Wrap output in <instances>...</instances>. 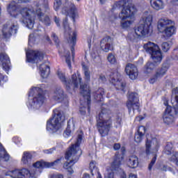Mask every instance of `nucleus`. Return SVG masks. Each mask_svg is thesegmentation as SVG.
<instances>
[{"label":"nucleus","mask_w":178,"mask_h":178,"mask_svg":"<svg viewBox=\"0 0 178 178\" xmlns=\"http://www.w3.org/2000/svg\"><path fill=\"white\" fill-rule=\"evenodd\" d=\"M6 81H8V76H3L0 73V83H6Z\"/></svg>","instance_id":"obj_49"},{"label":"nucleus","mask_w":178,"mask_h":178,"mask_svg":"<svg viewBox=\"0 0 178 178\" xmlns=\"http://www.w3.org/2000/svg\"><path fill=\"white\" fill-rule=\"evenodd\" d=\"M143 49L147 54L151 55V58L155 63H161L162 62V51L158 44L152 42H148L143 45Z\"/></svg>","instance_id":"obj_10"},{"label":"nucleus","mask_w":178,"mask_h":178,"mask_svg":"<svg viewBox=\"0 0 178 178\" xmlns=\"http://www.w3.org/2000/svg\"><path fill=\"white\" fill-rule=\"evenodd\" d=\"M174 5H178V0H175L174 1Z\"/></svg>","instance_id":"obj_64"},{"label":"nucleus","mask_w":178,"mask_h":178,"mask_svg":"<svg viewBox=\"0 0 178 178\" xmlns=\"http://www.w3.org/2000/svg\"><path fill=\"white\" fill-rule=\"evenodd\" d=\"M54 151H55V147L43 150V152H44V154H52V152H54Z\"/></svg>","instance_id":"obj_55"},{"label":"nucleus","mask_w":178,"mask_h":178,"mask_svg":"<svg viewBox=\"0 0 178 178\" xmlns=\"http://www.w3.org/2000/svg\"><path fill=\"white\" fill-rule=\"evenodd\" d=\"M50 178H63V175L59 173L53 174Z\"/></svg>","instance_id":"obj_51"},{"label":"nucleus","mask_w":178,"mask_h":178,"mask_svg":"<svg viewBox=\"0 0 178 178\" xmlns=\"http://www.w3.org/2000/svg\"><path fill=\"white\" fill-rule=\"evenodd\" d=\"M66 118L63 113H55L51 119L47 121V129L49 131H58L62 127V123L65 122Z\"/></svg>","instance_id":"obj_13"},{"label":"nucleus","mask_w":178,"mask_h":178,"mask_svg":"<svg viewBox=\"0 0 178 178\" xmlns=\"http://www.w3.org/2000/svg\"><path fill=\"white\" fill-rule=\"evenodd\" d=\"M26 62L29 63H38L40 60L44 59V54L38 51L29 49L26 52Z\"/></svg>","instance_id":"obj_17"},{"label":"nucleus","mask_w":178,"mask_h":178,"mask_svg":"<svg viewBox=\"0 0 178 178\" xmlns=\"http://www.w3.org/2000/svg\"><path fill=\"white\" fill-rule=\"evenodd\" d=\"M82 67L86 81H90V79H91V74L90 70H88V66L86 65L84 63H82Z\"/></svg>","instance_id":"obj_35"},{"label":"nucleus","mask_w":178,"mask_h":178,"mask_svg":"<svg viewBox=\"0 0 178 178\" xmlns=\"http://www.w3.org/2000/svg\"><path fill=\"white\" fill-rule=\"evenodd\" d=\"M51 38L54 40L56 44H58V42H59V39L58 38V36H56L55 33H52Z\"/></svg>","instance_id":"obj_53"},{"label":"nucleus","mask_w":178,"mask_h":178,"mask_svg":"<svg viewBox=\"0 0 178 178\" xmlns=\"http://www.w3.org/2000/svg\"><path fill=\"white\" fill-rule=\"evenodd\" d=\"M39 70L40 72V76L43 79H47V77L49 76L50 69H49V66H48L46 64L40 65L39 67Z\"/></svg>","instance_id":"obj_30"},{"label":"nucleus","mask_w":178,"mask_h":178,"mask_svg":"<svg viewBox=\"0 0 178 178\" xmlns=\"http://www.w3.org/2000/svg\"><path fill=\"white\" fill-rule=\"evenodd\" d=\"M45 39H46V41H47V42H49L51 41L49 36H46Z\"/></svg>","instance_id":"obj_62"},{"label":"nucleus","mask_w":178,"mask_h":178,"mask_svg":"<svg viewBox=\"0 0 178 178\" xmlns=\"http://www.w3.org/2000/svg\"><path fill=\"white\" fill-rule=\"evenodd\" d=\"M166 72H168V68L166 67H162L156 70L155 75L149 79L150 84H154L156 83L158 80L162 79L166 74Z\"/></svg>","instance_id":"obj_23"},{"label":"nucleus","mask_w":178,"mask_h":178,"mask_svg":"<svg viewBox=\"0 0 178 178\" xmlns=\"http://www.w3.org/2000/svg\"><path fill=\"white\" fill-rule=\"evenodd\" d=\"M63 24L65 31V35H68L67 41L69 44H71V52L72 54V56H74V45H76V33L70 31V27H69V24H67V18H65L63 22Z\"/></svg>","instance_id":"obj_15"},{"label":"nucleus","mask_w":178,"mask_h":178,"mask_svg":"<svg viewBox=\"0 0 178 178\" xmlns=\"http://www.w3.org/2000/svg\"><path fill=\"white\" fill-rule=\"evenodd\" d=\"M7 10L12 17H19V15H21L22 16V22L28 29L34 27V17L35 16L46 26L51 24L49 17L44 15L49 10V5L47 0H40L36 3L35 10L29 7L22 8L15 1H12L8 6Z\"/></svg>","instance_id":"obj_1"},{"label":"nucleus","mask_w":178,"mask_h":178,"mask_svg":"<svg viewBox=\"0 0 178 178\" xmlns=\"http://www.w3.org/2000/svg\"><path fill=\"white\" fill-rule=\"evenodd\" d=\"M122 124V118H118L115 124V127H120Z\"/></svg>","instance_id":"obj_50"},{"label":"nucleus","mask_w":178,"mask_h":178,"mask_svg":"<svg viewBox=\"0 0 178 178\" xmlns=\"http://www.w3.org/2000/svg\"><path fill=\"white\" fill-rule=\"evenodd\" d=\"M65 62L67 65H68V67H72V64L70 63V52L65 51Z\"/></svg>","instance_id":"obj_40"},{"label":"nucleus","mask_w":178,"mask_h":178,"mask_svg":"<svg viewBox=\"0 0 178 178\" xmlns=\"http://www.w3.org/2000/svg\"><path fill=\"white\" fill-rule=\"evenodd\" d=\"M126 164L129 168L131 169H136V168H138V157L136 155H131L127 158Z\"/></svg>","instance_id":"obj_25"},{"label":"nucleus","mask_w":178,"mask_h":178,"mask_svg":"<svg viewBox=\"0 0 178 178\" xmlns=\"http://www.w3.org/2000/svg\"><path fill=\"white\" fill-rule=\"evenodd\" d=\"M172 148H173V145L172 143H168L165 147V149L170 152L172 150Z\"/></svg>","instance_id":"obj_54"},{"label":"nucleus","mask_w":178,"mask_h":178,"mask_svg":"<svg viewBox=\"0 0 178 178\" xmlns=\"http://www.w3.org/2000/svg\"><path fill=\"white\" fill-rule=\"evenodd\" d=\"M129 178H137V175L133 174V173H131L129 175Z\"/></svg>","instance_id":"obj_59"},{"label":"nucleus","mask_w":178,"mask_h":178,"mask_svg":"<svg viewBox=\"0 0 178 178\" xmlns=\"http://www.w3.org/2000/svg\"><path fill=\"white\" fill-rule=\"evenodd\" d=\"M17 22L3 25L1 31L3 37H4V38H8V37L12 35V33L16 34L17 33Z\"/></svg>","instance_id":"obj_19"},{"label":"nucleus","mask_w":178,"mask_h":178,"mask_svg":"<svg viewBox=\"0 0 178 178\" xmlns=\"http://www.w3.org/2000/svg\"><path fill=\"white\" fill-rule=\"evenodd\" d=\"M61 6H62V0H55L54 8L56 11L59 10V8H60Z\"/></svg>","instance_id":"obj_45"},{"label":"nucleus","mask_w":178,"mask_h":178,"mask_svg":"<svg viewBox=\"0 0 178 178\" xmlns=\"http://www.w3.org/2000/svg\"><path fill=\"white\" fill-rule=\"evenodd\" d=\"M111 127H112V120L102 110L97 119V129L102 137H106L109 134Z\"/></svg>","instance_id":"obj_8"},{"label":"nucleus","mask_w":178,"mask_h":178,"mask_svg":"<svg viewBox=\"0 0 178 178\" xmlns=\"http://www.w3.org/2000/svg\"><path fill=\"white\" fill-rule=\"evenodd\" d=\"M171 104L173 106L175 113H173L172 106H168L166 107L163 116V122L167 126H173L176 120L175 115H178V92L176 89L172 90Z\"/></svg>","instance_id":"obj_6"},{"label":"nucleus","mask_w":178,"mask_h":178,"mask_svg":"<svg viewBox=\"0 0 178 178\" xmlns=\"http://www.w3.org/2000/svg\"><path fill=\"white\" fill-rule=\"evenodd\" d=\"M170 161H171V162H174V163H175V165H177V163H178V154L177 153L174 154L171 156Z\"/></svg>","instance_id":"obj_47"},{"label":"nucleus","mask_w":178,"mask_h":178,"mask_svg":"<svg viewBox=\"0 0 178 178\" xmlns=\"http://www.w3.org/2000/svg\"><path fill=\"white\" fill-rule=\"evenodd\" d=\"M54 21L55 22L58 27H60V19H59V17H54Z\"/></svg>","instance_id":"obj_52"},{"label":"nucleus","mask_w":178,"mask_h":178,"mask_svg":"<svg viewBox=\"0 0 178 178\" xmlns=\"http://www.w3.org/2000/svg\"><path fill=\"white\" fill-rule=\"evenodd\" d=\"M158 148H159V142H158V139L152 138L149 135H147L145 143V152L147 155H151V154H153V158L149 164V170H152V166H154L155 162H156V158L158 156L156 152H158Z\"/></svg>","instance_id":"obj_7"},{"label":"nucleus","mask_w":178,"mask_h":178,"mask_svg":"<svg viewBox=\"0 0 178 178\" xmlns=\"http://www.w3.org/2000/svg\"><path fill=\"white\" fill-rule=\"evenodd\" d=\"M172 58L175 60H177L178 59V47L174 49L173 53H172Z\"/></svg>","instance_id":"obj_48"},{"label":"nucleus","mask_w":178,"mask_h":178,"mask_svg":"<svg viewBox=\"0 0 178 178\" xmlns=\"http://www.w3.org/2000/svg\"><path fill=\"white\" fill-rule=\"evenodd\" d=\"M97 178H102V175H101V172H97Z\"/></svg>","instance_id":"obj_61"},{"label":"nucleus","mask_w":178,"mask_h":178,"mask_svg":"<svg viewBox=\"0 0 178 178\" xmlns=\"http://www.w3.org/2000/svg\"><path fill=\"white\" fill-rule=\"evenodd\" d=\"M61 13L65 15V16H69V17L72 19L74 23L76 22V19H79V10L74 3H70L68 7H63Z\"/></svg>","instance_id":"obj_16"},{"label":"nucleus","mask_w":178,"mask_h":178,"mask_svg":"<svg viewBox=\"0 0 178 178\" xmlns=\"http://www.w3.org/2000/svg\"><path fill=\"white\" fill-rule=\"evenodd\" d=\"M108 62L111 65H115L116 63V57L113 54H109L107 57Z\"/></svg>","instance_id":"obj_42"},{"label":"nucleus","mask_w":178,"mask_h":178,"mask_svg":"<svg viewBox=\"0 0 178 178\" xmlns=\"http://www.w3.org/2000/svg\"><path fill=\"white\" fill-rule=\"evenodd\" d=\"M150 5L155 10H161L165 6L162 0H150Z\"/></svg>","instance_id":"obj_31"},{"label":"nucleus","mask_w":178,"mask_h":178,"mask_svg":"<svg viewBox=\"0 0 178 178\" xmlns=\"http://www.w3.org/2000/svg\"><path fill=\"white\" fill-rule=\"evenodd\" d=\"M105 94V92L104 91V88H99L98 90H97L94 94V97L96 101L99 102L103 98V95Z\"/></svg>","instance_id":"obj_36"},{"label":"nucleus","mask_w":178,"mask_h":178,"mask_svg":"<svg viewBox=\"0 0 178 178\" xmlns=\"http://www.w3.org/2000/svg\"><path fill=\"white\" fill-rule=\"evenodd\" d=\"M33 168H37L38 169H42L44 168H48V162L47 161H37L33 163Z\"/></svg>","instance_id":"obj_37"},{"label":"nucleus","mask_w":178,"mask_h":178,"mask_svg":"<svg viewBox=\"0 0 178 178\" xmlns=\"http://www.w3.org/2000/svg\"><path fill=\"white\" fill-rule=\"evenodd\" d=\"M80 90L84 102H83V100H81V106L79 108V111L81 115H86L87 108L88 112H90V104H91V97H90V86L86 84L81 85Z\"/></svg>","instance_id":"obj_11"},{"label":"nucleus","mask_w":178,"mask_h":178,"mask_svg":"<svg viewBox=\"0 0 178 178\" xmlns=\"http://www.w3.org/2000/svg\"><path fill=\"white\" fill-rule=\"evenodd\" d=\"M113 148H114L115 151H118V149H120V144L115 143L113 146Z\"/></svg>","instance_id":"obj_56"},{"label":"nucleus","mask_w":178,"mask_h":178,"mask_svg":"<svg viewBox=\"0 0 178 178\" xmlns=\"http://www.w3.org/2000/svg\"><path fill=\"white\" fill-rule=\"evenodd\" d=\"M119 166H113L111 164V167H107L106 172L104 173V178H115V172H113V169L115 170Z\"/></svg>","instance_id":"obj_32"},{"label":"nucleus","mask_w":178,"mask_h":178,"mask_svg":"<svg viewBox=\"0 0 178 178\" xmlns=\"http://www.w3.org/2000/svg\"><path fill=\"white\" fill-rule=\"evenodd\" d=\"M157 29L160 33H163L167 37H172L176 33L175 22L168 18H161L158 21Z\"/></svg>","instance_id":"obj_9"},{"label":"nucleus","mask_w":178,"mask_h":178,"mask_svg":"<svg viewBox=\"0 0 178 178\" xmlns=\"http://www.w3.org/2000/svg\"><path fill=\"white\" fill-rule=\"evenodd\" d=\"M58 76L62 83L66 86L67 90H70V88H77V87L81 84V75H80V73L79 72H77V74H74L72 76L71 79L68 81L66 80L65 74L60 71H58Z\"/></svg>","instance_id":"obj_12"},{"label":"nucleus","mask_w":178,"mask_h":178,"mask_svg":"<svg viewBox=\"0 0 178 178\" xmlns=\"http://www.w3.org/2000/svg\"><path fill=\"white\" fill-rule=\"evenodd\" d=\"M172 42H164L161 44V49L163 52H168L172 47Z\"/></svg>","instance_id":"obj_38"},{"label":"nucleus","mask_w":178,"mask_h":178,"mask_svg":"<svg viewBox=\"0 0 178 178\" xmlns=\"http://www.w3.org/2000/svg\"><path fill=\"white\" fill-rule=\"evenodd\" d=\"M151 33H152V14L146 11L143 14L140 24L128 33L127 38L129 41H137L140 37H145Z\"/></svg>","instance_id":"obj_3"},{"label":"nucleus","mask_w":178,"mask_h":178,"mask_svg":"<svg viewBox=\"0 0 178 178\" xmlns=\"http://www.w3.org/2000/svg\"><path fill=\"white\" fill-rule=\"evenodd\" d=\"M92 60H93L94 63H101V57L98 54H95V53H92L91 54Z\"/></svg>","instance_id":"obj_41"},{"label":"nucleus","mask_w":178,"mask_h":178,"mask_svg":"<svg viewBox=\"0 0 178 178\" xmlns=\"http://www.w3.org/2000/svg\"><path fill=\"white\" fill-rule=\"evenodd\" d=\"M37 42V39L35 38V35L34 34H31L29 35V45H33Z\"/></svg>","instance_id":"obj_44"},{"label":"nucleus","mask_w":178,"mask_h":178,"mask_svg":"<svg viewBox=\"0 0 178 178\" xmlns=\"http://www.w3.org/2000/svg\"><path fill=\"white\" fill-rule=\"evenodd\" d=\"M100 47L104 52L113 49V39L110 36L104 37L100 42Z\"/></svg>","instance_id":"obj_21"},{"label":"nucleus","mask_w":178,"mask_h":178,"mask_svg":"<svg viewBox=\"0 0 178 178\" xmlns=\"http://www.w3.org/2000/svg\"><path fill=\"white\" fill-rule=\"evenodd\" d=\"M121 151L122 152V154H116L114 160L112 163V166H120L122 165V161H123V155L124 154V151H126V149L124 147H122L121 148Z\"/></svg>","instance_id":"obj_28"},{"label":"nucleus","mask_w":178,"mask_h":178,"mask_svg":"<svg viewBox=\"0 0 178 178\" xmlns=\"http://www.w3.org/2000/svg\"><path fill=\"white\" fill-rule=\"evenodd\" d=\"M127 106L129 109V115L133 116L135 111L140 109V99L138 98V94L130 93L127 102Z\"/></svg>","instance_id":"obj_14"},{"label":"nucleus","mask_w":178,"mask_h":178,"mask_svg":"<svg viewBox=\"0 0 178 178\" xmlns=\"http://www.w3.org/2000/svg\"><path fill=\"white\" fill-rule=\"evenodd\" d=\"M125 72L131 80H136L138 77V70L134 64L128 63L125 67Z\"/></svg>","instance_id":"obj_22"},{"label":"nucleus","mask_w":178,"mask_h":178,"mask_svg":"<svg viewBox=\"0 0 178 178\" xmlns=\"http://www.w3.org/2000/svg\"><path fill=\"white\" fill-rule=\"evenodd\" d=\"M0 62L3 66V69L6 70V72H9L10 69V60L6 53L1 52L0 54Z\"/></svg>","instance_id":"obj_24"},{"label":"nucleus","mask_w":178,"mask_h":178,"mask_svg":"<svg viewBox=\"0 0 178 178\" xmlns=\"http://www.w3.org/2000/svg\"><path fill=\"white\" fill-rule=\"evenodd\" d=\"M18 3H20L21 2H29L30 0H15Z\"/></svg>","instance_id":"obj_58"},{"label":"nucleus","mask_w":178,"mask_h":178,"mask_svg":"<svg viewBox=\"0 0 178 178\" xmlns=\"http://www.w3.org/2000/svg\"><path fill=\"white\" fill-rule=\"evenodd\" d=\"M9 158V154L6 152V150H5L2 144L0 143V162L1 161H8Z\"/></svg>","instance_id":"obj_34"},{"label":"nucleus","mask_w":178,"mask_h":178,"mask_svg":"<svg viewBox=\"0 0 178 178\" xmlns=\"http://www.w3.org/2000/svg\"><path fill=\"white\" fill-rule=\"evenodd\" d=\"M70 129V122H68L67 127L63 134V136L65 137V138H67V137H70V134H72V130Z\"/></svg>","instance_id":"obj_43"},{"label":"nucleus","mask_w":178,"mask_h":178,"mask_svg":"<svg viewBox=\"0 0 178 178\" xmlns=\"http://www.w3.org/2000/svg\"><path fill=\"white\" fill-rule=\"evenodd\" d=\"M82 178H91V177H90V175L84 174Z\"/></svg>","instance_id":"obj_60"},{"label":"nucleus","mask_w":178,"mask_h":178,"mask_svg":"<svg viewBox=\"0 0 178 178\" xmlns=\"http://www.w3.org/2000/svg\"><path fill=\"white\" fill-rule=\"evenodd\" d=\"M106 78H105V76L104 75H100L99 79L102 80V81H105Z\"/></svg>","instance_id":"obj_57"},{"label":"nucleus","mask_w":178,"mask_h":178,"mask_svg":"<svg viewBox=\"0 0 178 178\" xmlns=\"http://www.w3.org/2000/svg\"><path fill=\"white\" fill-rule=\"evenodd\" d=\"M89 166H90V169L91 170L92 176H94V172H92V170H95V169H97V163L94 161H92L90 163Z\"/></svg>","instance_id":"obj_46"},{"label":"nucleus","mask_w":178,"mask_h":178,"mask_svg":"<svg viewBox=\"0 0 178 178\" xmlns=\"http://www.w3.org/2000/svg\"><path fill=\"white\" fill-rule=\"evenodd\" d=\"M82 140L83 134L81 133L77 136L76 143L72 145L65 153V159L66 161H65L63 168L68 172V175H73V173H74L73 166L74 163L79 161V159H80L83 154V151L80 149V144H81Z\"/></svg>","instance_id":"obj_2"},{"label":"nucleus","mask_w":178,"mask_h":178,"mask_svg":"<svg viewBox=\"0 0 178 178\" xmlns=\"http://www.w3.org/2000/svg\"><path fill=\"white\" fill-rule=\"evenodd\" d=\"M144 134H145V127L143 126L139 127L138 131L135 134V141L138 143L143 141Z\"/></svg>","instance_id":"obj_29"},{"label":"nucleus","mask_w":178,"mask_h":178,"mask_svg":"<svg viewBox=\"0 0 178 178\" xmlns=\"http://www.w3.org/2000/svg\"><path fill=\"white\" fill-rule=\"evenodd\" d=\"M155 67H156V65L154 64V63L147 62L145 65L144 73L145 74H149L154 72Z\"/></svg>","instance_id":"obj_33"},{"label":"nucleus","mask_w":178,"mask_h":178,"mask_svg":"<svg viewBox=\"0 0 178 178\" xmlns=\"http://www.w3.org/2000/svg\"><path fill=\"white\" fill-rule=\"evenodd\" d=\"M29 101L26 105L30 111H40L45 102L44 92L40 87L31 88L29 92Z\"/></svg>","instance_id":"obj_5"},{"label":"nucleus","mask_w":178,"mask_h":178,"mask_svg":"<svg viewBox=\"0 0 178 178\" xmlns=\"http://www.w3.org/2000/svg\"><path fill=\"white\" fill-rule=\"evenodd\" d=\"M136 120H143V118H140V117H138L136 118Z\"/></svg>","instance_id":"obj_63"},{"label":"nucleus","mask_w":178,"mask_h":178,"mask_svg":"<svg viewBox=\"0 0 178 178\" xmlns=\"http://www.w3.org/2000/svg\"><path fill=\"white\" fill-rule=\"evenodd\" d=\"M53 98L55 101H58V102L63 101V99H65V92L63 91V89L60 87L56 88L54 90Z\"/></svg>","instance_id":"obj_26"},{"label":"nucleus","mask_w":178,"mask_h":178,"mask_svg":"<svg viewBox=\"0 0 178 178\" xmlns=\"http://www.w3.org/2000/svg\"><path fill=\"white\" fill-rule=\"evenodd\" d=\"M122 76L118 72H115L111 76L110 82L115 86L117 90H122L124 91V87H126V83L122 82Z\"/></svg>","instance_id":"obj_20"},{"label":"nucleus","mask_w":178,"mask_h":178,"mask_svg":"<svg viewBox=\"0 0 178 178\" xmlns=\"http://www.w3.org/2000/svg\"><path fill=\"white\" fill-rule=\"evenodd\" d=\"M62 159H63V158L58 159L53 162H47V167L54 168V166H59V165L62 163Z\"/></svg>","instance_id":"obj_39"},{"label":"nucleus","mask_w":178,"mask_h":178,"mask_svg":"<svg viewBox=\"0 0 178 178\" xmlns=\"http://www.w3.org/2000/svg\"><path fill=\"white\" fill-rule=\"evenodd\" d=\"M31 161H33V153L24 152L21 159L22 163L23 165H31Z\"/></svg>","instance_id":"obj_27"},{"label":"nucleus","mask_w":178,"mask_h":178,"mask_svg":"<svg viewBox=\"0 0 178 178\" xmlns=\"http://www.w3.org/2000/svg\"><path fill=\"white\" fill-rule=\"evenodd\" d=\"M6 176H10L12 178H29L31 177V173L28 169L22 168L21 170H10L6 173Z\"/></svg>","instance_id":"obj_18"},{"label":"nucleus","mask_w":178,"mask_h":178,"mask_svg":"<svg viewBox=\"0 0 178 178\" xmlns=\"http://www.w3.org/2000/svg\"><path fill=\"white\" fill-rule=\"evenodd\" d=\"M122 6L123 8L119 14V18L121 20L120 26L124 30H127L134 23V15L137 13V8L134 5L124 6V1H120L113 4V10L120 9Z\"/></svg>","instance_id":"obj_4"}]
</instances>
